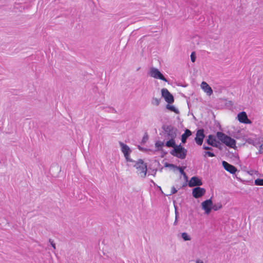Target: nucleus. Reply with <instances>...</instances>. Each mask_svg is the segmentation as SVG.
Wrapping results in <instances>:
<instances>
[{
  "label": "nucleus",
  "instance_id": "9",
  "mask_svg": "<svg viewBox=\"0 0 263 263\" xmlns=\"http://www.w3.org/2000/svg\"><path fill=\"white\" fill-rule=\"evenodd\" d=\"M205 192V189L197 186L192 190V195L195 198H199L202 197Z\"/></svg>",
  "mask_w": 263,
  "mask_h": 263
},
{
  "label": "nucleus",
  "instance_id": "8",
  "mask_svg": "<svg viewBox=\"0 0 263 263\" xmlns=\"http://www.w3.org/2000/svg\"><path fill=\"white\" fill-rule=\"evenodd\" d=\"M213 202L212 198L206 199L201 203V208L205 211V213L209 214L212 209Z\"/></svg>",
  "mask_w": 263,
  "mask_h": 263
},
{
  "label": "nucleus",
  "instance_id": "29",
  "mask_svg": "<svg viewBox=\"0 0 263 263\" xmlns=\"http://www.w3.org/2000/svg\"><path fill=\"white\" fill-rule=\"evenodd\" d=\"M106 109H107V112H113L114 113H117L116 110L112 107H108L106 108Z\"/></svg>",
  "mask_w": 263,
  "mask_h": 263
},
{
  "label": "nucleus",
  "instance_id": "39",
  "mask_svg": "<svg viewBox=\"0 0 263 263\" xmlns=\"http://www.w3.org/2000/svg\"><path fill=\"white\" fill-rule=\"evenodd\" d=\"M157 171V169H153L152 171V175L155 176L156 175V172Z\"/></svg>",
  "mask_w": 263,
  "mask_h": 263
},
{
  "label": "nucleus",
  "instance_id": "33",
  "mask_svg": "<svg viewBox=\"0 0 263 263\" xmlns=\"http://www.w3.org/2000/svg\"><path fill=\"white\" fill-rule=\"evenodd\" d=\"M216 143L217 144V146H214V147L218 148L220 150H222V146H221V144L219 142V141H218Z\"/></svg>",
  "mask_w": 263,
  "mask_h": 263
},
{
  "label": "nucleus",
  "instance_id": "26",
  "mask_svg": "<svg viewBox=\"0 0 263 263\" xmlns=\"http://www.w3.org/2000/svg\"><path fill=\"white\" fill-rule=\"evenodd\" d=\"M177 169L179 170L180 174L182 175L183 176H185V173L184 171V167H180V166H177L176 167Z\"/></svg>",
  "mask_w": 263,
  "mask_h": 263
},
{
  "label": "nucleus",
  "instance_id": "15",
  "mask_svg": "<svg viewBox=\"0 0 263 263\" xmlns=\"http://www.w3.org/2000/svg\"><path fill=\"white\" fill-rule=\"evenodd\" d=\"M176 138V137L167 138L169 140L165 143V146L167 147H173V149L177 148L178 145L176 144L175 140Z\"/></svg>",
  "mask_w": 263,
  "mask_h": 263
},
{
  "label": "nucleus",
  "instance_id": "12",
  "mask_svg": "<svg viewBox=\"0 0 263 263\" xmlns=\"http://www.w3.org/2000/svg\"><path fill=\"white\" fill-rule=\"evenodd\" d=\"M222 165L227 171L232 174H235L237 171V168L234 165L229 164L226 161H222Z\"/></svg>",
  "mask_w": 263,
  "mask_h": 263
},
{
  "label": "nucleus",
  "instance_id": "25",
  "mask_svg": "<svg viewBox=\"0 0 263 263\" xmlns=\"http://www.w3.org/2000/svg\"><path fill=\"white\" fill-rule=\"evenodd\" d=\"M148 139V136L147 133H145L141 141V144L145 143Z\"/></svg>",
  "mask_w": 263,
  "mask_h": 263
},
{
  "label": "nucleus",
  "instance_id": "44",
  "mask_svg": "<svg viewBox=\"0 0 263 263\" xmlns=\"http://www.w3.org/2000/svg\"><path fill=\"white\" fill-rule=\"evenodd\" d=\"M203 156L204 157H206L207 156V155L206 154V151H204L203 153Z\"/></svg>",
  "mask_w": 263,
  "mask_h": 263
},
{
  "label": "nucleus",
  "instance_id": "47",
  "mask_svg": "<svg viewBox=\"0 0 263 263\" xmlns=\"http://www.w3.org/2000/svg\"><path fill=\"white\" fill-rule=\"evenodd\" d=\"M151 181L155 184V182L152 180Z\"/></svg>",
  "mask_w": 263,
  "mask_h": 263
},
{
  "label": "nucleus",
  "instance_id": "43",
  "mask_svg": "<svg viewBox=\"0 0 263 263\" xmlns=\"http://www.w3.org/2000/svg\"><path fill=\"white\" fill-rule=\"evenodd\" d=\"M196 263H203V261L200 259H197L196 261Z\"/></svg>",
  "mask_w": 263,
  "mask_h": 263
},
{
  "label": "nucleus",
  "instance_id": "38",
  "mask_svg": "<svg viewBox=\"0 0 263 263\" xmlns=\"http://www.w3.org/2000/svg\"><path fill=\"white\" fill-rule=\"evenodd\" d=\"M175 218L178 219L179 217V213L177 211V208L176 207V206H175Z\"/></svg>",
  "mask_w": 263,
  "mask_h": 263
},
{
  "label": "nucleus",
  "instance_id": "41",
  "mask_svg": "<svg viewBox=\"0 0 263 263\" xmlns=\"http://www.w3.org/2000/svg\"><path fill=\"white\" fill-rule=\"evenodd\" d=\"M233 104L232 103V101H229L228 103H227V105L228 106H232Z\"/></svg>",
  "mask_w": 263,
  "mask_h": 263
},
{
  "label": "nucleus",
  "instance_id": "1",
  "mask_svg": "<svg viewBox=\"0 0 263 263\" xmlns=\"http://www.w3.org/2000/svg\"><path fill=\"white\" fill-rule=\"evenodd\" d=\"M216 136L218 140L224 143L226 146L233 148L236 147V141L231 137L220 132H217Z\"/></svg>",
  "mask_w": 263,
  "mask_h": 263
},
{
  "label": "nucleus",
  "instance_id": "2",
  "mask_svg": "<svg viewBox=\"0 0 263 263\" xmlns=\"http://www.w3.org/2000/svg\"><path fill=\"white\" fill-rule=\"evenodd\" d=\"M163 131L160 135H164L167 138L177 137L178 129L172 125L163 124L162 126Z\"/></svg>",
  "mask_w": 263,
  "mask_h": 263
},
{
  "label": "nucleus",
  "instance_id": "22",
  "mask_svg": "<svg viewBox=\"0 0 263 263\" xmlns=\"http://www.w3.org/2000/svg\"><path fill=\"white\" fill-rule=\"evenodd\" d=\"M181 237L182 239L185 241L190 240L191 239V237L186 232L182 233L181 234Z\"/></svg>",
  "mask_w": 263,
  "mask_h": 263
},
{
  "label": "nucleus",
  "instance_id": "27",
  "mask_svg": "<svg viewBox=\"0 0 263 263\" xmlns=\"http://www.w3.org/2000/svg\"><path fill=\"white\" fill-rule=\"evenodd\" d=\"M196 56L195 52L193 51L191 53V60L192 62H195L196 61Z\"/></svg>",
  "mask_w": 263,
  "mask_h": 263
},
{
  "label": "nucleus",
  "instance_id": "16",
  "mask_svg": "<svg viewBox=\"0 0 263 263\" xmlns=\"http://www.w3.org/2000/svg\"><path fill=\"white\" fill-rule=\"evenodd\" d=\"M192 135V132L188 129H185L184 133L181 135V142L182 143L186 142L187 139Z\"/></svg>",
  "mask_w": 263,
  "mask_h": 263
},
{
  "label": "nucleus",
  "instance_id": "40",
  "mask_svg": "<svg viewBox=\"0 0 263 263\" xmlns=\"http://www.w3.org/2000/svg\"><path fill=\"white\" fill-rule=\"evenodd\" d=\"M138 149H139L140 151H146V149H145V148H143V147H142L140 146V145H138Z\"/></svg>",
  "mask_w": 263,
  "mask_h": 263
},
{
  "label": "nucleus",
  "instance_id": "45",
  "mask_svg": "<svg viewBox=\"0 0 263 263\" xmlns=\"http://www.w3.org/2000/svg\"><path fill=\"white\" fill-rule=\"evenodd\" d=\"M183 177H184L185 179L187 181V176L186 174H185V176H183Z\"/></svg>",
  "mask_w": 263,
  "mask_h": 263
},
{
  "label": "nucleus",
  "instance_id": "13",
  "mask_svg": "<svg viewBox=\"0 0 263 263\" xmlns=\"http://www.w3.org/2000/svg\"><path fill=\"white\" fill-rule=\"evenodd\" d=\"M202 185V180L197 176L192 177L188 183V185L191 187L199 186Z\"/></svg>",
  "mask_w": 263,
  "mask_h": 263
},
{
  "label": "nucleus",
  "instance_id": "3",
  "mask_svg": "<svg viewBox=\"0 0 263 263\" xmlns=\"http://www.w3.org/2000/svg\"><path fill=\"white\" fill-rule=\"evenodd\" d=\"M133 162L135 163L133 166L137 170V172L140 174L141 177L145 178L147 171V164L144 163L141 159H139L137 161H134Z\"/></svg>",
  "mask_w": 263,
  "mask_h": 263
},
{
  "label": "nucleus",
  "instance_id": "23",
  "mask_svg": "<svg viewBox=\"0 0 263 263\" xmlns=\"http://www.w3.org/2000/svg\"><path fill=\"white\" fill-rule=\"evenodd\" d=\"M254 184L256 185L262 186L263 185V179L257 178L255 180Z\"/></svg>",
  "mask_w": 263,
  "mask_h": 263
},
{
  "label": "nucleus",
  "instance_id": "5",
  "mask_svg": "<svg viewBox=\"0 0 263 263\" xmlns=\"http://www.w3.org/2000/svg\"><path fill=\"white\" fill-rule=\"evenodd\" d=\"M120 146L121 148V151L124 154V156L127 162H134V160L130 158V154L132 150L129 147L122 142H119Z\"/></svg>",
  "mask_w": 263,
  "mask_h": 263
},
{
  "label": "nucleus",
  "instance_id": "10",
  "mask_svg": "<svg viewBox=\"0 0 263 263\" xmlns=\"http://www.w3.org/2000/svg\"><path fill=\"white\" fill-rule=\"evenodd\" d=\"M204 132V130L203 128L199 129L197 131L195 141L198 145H201L203 143L205 137Z\"/></svg>",
  "mask_w": 263,
  "mask_h": 263
},
{
  "label": "nucleus",
  "instance_id": "37",
  "mask_svg": "<svg viewBox=\"0 0 263 263\" xmlns=\"http://www.w3.org/2000/svg\"><path fill=\"white\" fill-rule=\"evenodd\" d=\"M259 154H262L263 153V143L261 144L259 146V149L258 151Z\"/></svg>",
  "mask_w": 263,
  "mask_h": 263
},
{
  "label": "nucleus",
  "instance_id": "14",
  "mask_svg": "<svg viewBox=\"0 0 263 263\" xmlns=\"http://www.w3.org/2000/svg\"><path fill=\"white\" fill-rule=\"evenodd\" d=\"M218 141L216 140V137L213 135H209L208 138L206 140L207 144L211 146H217L216 143Z\"/></svg>",
  "mask_w": 263,
  "mask_h": 263
},
{
  "label": "nucleus",
  "instance_id": "4",
  "mask_svg": "<svg viewBox=\"0 0 263 263\" xmlns=\"http://www.w3.org/2000/svg\"><path fill=\"white\" fill-rule=\"evenodd\" d=\"M187 149L183 147L181 144H179L177 148H175L171 151L170 154L176 157L181 159L185 158L187 155Z\"/></svg>",
  "mask_w": 263,
  "mask_h": 263
},
{
  "label": "nucleus",
  "instance_id": "17",
  "mask_svg": "<svg viewBox=\"0 0 263 263\" xmlns=\"http://www.w3.org/2000/svg\"><path fill=\"white\" fill-rule=\"evenodd\" d=\"M201 86L208 94L210 95L213 93L212 89L205 82H202Z\"/></svg>",
  "mask_w": 263,
  "mask_h": 263
},
{
  "label": "nucleus",
  "instance_id": "19",
  "mask_svg": "<svg viewBox=\"0 0 263 263\" xmlns=\"http://www.w3.org/2000/svg\"><path fill=\"white\" fill-rule=\"evenodd\" d=\"M246 142L249 144H252L254 146H256L258 144V142L257 141L256 139L254 140L251 138L246 139Z\"/></svg>",
  "mask_w": 263,
  "mask_h": 263
},
{
  "label": "nucleus",
  "instance_id": "31",
  "mask_svg": "<svg viewBox=\"0 0 263 263\" xmlns=\"http://www.w3.org/2000/svg\"><path fill=\"white\" fill-rule=\"evenodd\" d=\"M49 242H50L51 246L53 248V249L55 250L56 249V247H55V244L53 240L52 239H49Z\"/></svg>",
  "mask_w": 263,
  "mask_h": 263
},
{
  "label": "nucleus",
  "instance_id": "18",
  "mask_svg": "<svg viewBox=\"0 0 263 263\" xmlns=\"http://www.w3.org/2000/svg\"><path fill=\"white\" fill-rule=\"evenodd\" d=\"M166 108L171 111L174 112L176 114H179V113H180L179 110L177 108H176L173 105H170V104H168H168H167L166 105Z\"/></svg>",
  "mask_w": 263,
  "mask_h": 263
},
{
  "label": "nucleus",
  "instance_id": "21",
  "mask_svg": "<svg viewBox=\"0 0 263 263\" xmlns=\"http://www.w3.org/2000/svg\"><path fill=\"white\" fill-rule=\"evenodd\" d=\"M222 206L221 203H217V204H213L212 205V209L216 211L218 210H220L222 208Z\"/></svg>",
  "mask_w": 263,
  "mask_h": 263
},
{
  "label": "nucleus",
  "instance_id": "32",
  "mask_svg": "<svg viewBox=\"0 0 263 263\" xmlns=\"http://www.w3.org/2000/svg\"><path fill=\"white\" fill-rule=\"evenodd\" d=\"M202 148L205 150H208V151H212L213 148L211 147H209L208 146H206L205 145H203Z\"/></svg>",
  "mask_w": 263,
  "mask_h": 263
},
{
  "label": "nucleus",
  "instance_id": "7",
  "mask_svg": "<svg viewBox=\"0 0 263 263\" xmlns=\"http://www.w3.org/2000/svg\"><path fill=\"white\" fill-rule=\"evenodd\" d=\"M162 97L164 99L165 101L168 104H172L174 102V98L166 88H162L161 89Z\"/></svg>",
  "mask_w": 263,
  "mask_h": 263
},
{
  "label": "nucleus",
  "instance_id": "28",
  "mask_svg": "<svg viewBox=\"0 0 263 263\" xmlns=\"http://www.w3.org/2000/svg\"><path fill=\"white\" fill-rule=\"evenodd\" d=\"M164 167L176 168L177 167V165L166 162L164 164Z\"/></svg>",
  "mask_w": 263,
  "mask_h": 263
},
{
  "label": "nucleus",
  "instance_id": "24",
  "mask_svg": "<svg viewBox=\"0 0 263 263\" xmlns=\"http://www.w3.org/2000/svg\"><path fill=\"white\" fill-rule=\"evenodd\" d=\"M161 99H157L153 98L152 101V103L156 106H158L160 104Z\"/></svg>",
  "mask_w": 263,
  "mask_h": 263
},
{
  "label": "nucleus",
  "instance_id": "20",
  "mask_svg": "<svg viewBox=\"0 0 263 263\" xmlns=\"http://www.w3.org/2000/svg\"><path fill=\"white\" fill-rule=\"evenodd\" d=\"M165 146V143L164 142H161L160 141H157L155 143V146L157 148V151L162 150V147Z\"/></svg>",
  "mask_w": 263,
  "mask_h": 263
},
{
  "label": "nucleus",
  "instance_id": "36",
  "mask_svg": "<svg viewBox=\"0 0 263 263\" xmlns=\"http://www.w3.org/2000/svg\"><path fill=\"white\" fill-rule=\"evenodd\" d=\"M160 151H161V157L162 158L164 157L167 154V152L164 151L163 149V148H162V150H160Z\"/></svg>",
  "mask_w": 263,
  "mask_h": 263
},
{
  "label": "nucleus",
  "instance_id": "46",
  "mask_svg": "<svg viewBox=\"0 0 263 263\" xmlns=\"http://www.w3.org/2000/svg\"><path fill=\"white\" fill-rule=\"evenodd\" d=\"M186 183H184V184L183 185V186H186Z\"/></svg>",
  "mask_w": 263,
  "mask_h": 263
},
{
  "label": "nucleus",
  "instance_id": "6",
  "mask_svg": "<svg viewBox=\"0 0 263 263\" xmlns=\"http://www.w3.org/2000/svg\"><path fill=\"white\" fill-rule=\"evenodd\" d=\"M149 75L151 77L155 79L161 80L165 82H167V80L164 77L163 74L157 68L152 67L149 71Z\"/></svg>",
  "mask_w": 263,
  "mask_h": 263
},
{
  "label": "nucleus",
  "instance_id": "11",
  "mask_svg": "<svg viewBox=\"0 0 263 263\" xmlns=\"http://www.w3.org/2000/svg\"><path fill=\"white\" fill-rule=\"evenodd\" d=\"M238 120L242 123L251 124L252 121L248 118L247 113L245 111H241L237 115Z\"/></svg>",
  "mask_w": 263,
  "mask_h": 263
},
{
  "label": "nucleus",
  "instance_id": "30",
  "mask_svg": "<svg viewBox=\"0 0 263 263\" xmlns=\"http://www.w3.org/2000/svg\"><path fill=\"white\" fill-rule=\"evenodd\" d=\"M206 154L207 155V156L210 157H213L215 156V155L210 151H206Z\"/></svg>",
  "mask_w": 263,
  "mask_h": 263
},
{
  "label": "nucleus",
  "instance_id": "42",
  "mask_svg": "<svg viewBox=\"0 0 263 263\" xmlns=\"http://www.w3.org/2000/svg\"><path fill=\"white\" fill-rule=\"evenodd\" d=\"M178 224V219L175 218V221L174 222V225L176 226Z\"/></svg>",
  "mask_w": 263,
  "mask_h": 263
},
{
  "label": "nucleus",
  "instance_id": "34",
  "mask_svg": "<svg viewBox=\"0 0 263 263\" xmlns=\"http://www.w3.org/2000/svg\"><path fill=\"white\" fill-rule=\"evenodd\" d=\"M248 173L251 175H253L254 174L258 173V171L255 170H250V171L248 172Z\"/></svg>",
  "mask_w": 263,
  "mask_h": 263
},
{
  "label": "nucleus",
  "instance_id": "35",
  "mask_svg": "<svg viewBox=\"0 0 263 263\" xmlns=\"http://www.w3.org/2000/svg\"><path fill=\"white\" fill-rule=\"evenodd\" d=\"M177 192V189L175 187V186H173L172 187L171 193L170 195L174 194L176 193Z\"/></svg>",
  "mask_w": 263,
  "mask_h": 263
}]
</instances>
